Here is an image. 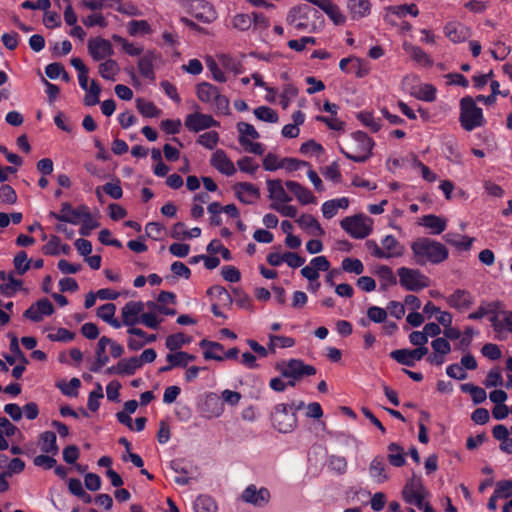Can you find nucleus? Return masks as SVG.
<instances>
[{
    "label": "nucleus",
    "mask_w": 512,
    "mask_h": 512,
    "mask_svg": "<svg viewBox=\"0 0 512 512\" xmlns=\"http://www.w3.org/2000/svg\"><path fill=\"white\" fill-rule=\"evenodd\" d=\"M22 286V281L16 279L12 274L8 275V280L0 284V293L4 296L11 297Z\"/></svg>",
    "instance_id": "79ce46f5"
},
{
    "label": "nucleus",
    "mask_w": 512,
    "mask_h": 512,
    "mask_svg": "<svg viewBox=\"0 0 512 512\" xmlns=\"http://www.w3.org/2000/svg\"><path fill=\"white\" fill-rule=\"evenodd\" d=\"M88 51L95 61L103 60L113 54L110 41L101 37L92 38L88 41Z\"/></svg>",
    "instance_id": "ddd939ff"
},
{
    "label": "nucleus",
    "mask_w": 512,
    "mask_h": 512,
    "mask_svg": "<svg viewBox=\"0 0 512 512\" xmlns=\"http://www.w3.org/2000/svg\"><path fill=\"white\" fill-rule=\"evenodd\" d=\"M56 434L52 431H45L40 434L41 451L46 454L55 456L59 452V447L56 443Z\"/></svg>",
    "instance_id": "7c9ffc66"
},
{
    "label": "nucleus",
    "mask_w": 512,
    "mask_h": 512,
    "mask_svg": "<svg viewBox=\"0 0 512 512\" xmlns=\"http://www.w3.org/2000/svg\"><path fill=\"white\" fill-rule=\"evenodd\" d=\"M367 316L375 323H382L387 317V311L377 306H371L367 310Z\"/></svg>",
    "instance_id": "338daca9"
},
{
    "label": "nucleus",
    "mask_w": 512,
    "mask_h": 512,
    "mask_svg": "<svg viewBox=\"0 0 512 512\" xmlns=\"http://www.w3.org/2000/svg\"><path fill=\"white\" fill-rule=\"evenodd\" d=\"M190 342V338L186 337L183 333H176L169 335L166 338V347L170 351H177L183 345L188 344Z\"/></svg>",
    "instance_id": "c03bdc74"
},
{
    "label": "nucleus",
    "mask_w": 512,
    "mask_h": 512,
    "mask_svg": "<svg viewBox=\"0 0 512 512\" xmlns=\"http://www.w3.org/2000/svg\"><path fill=\"white\" fill-rule=\"evenodd\" d=\"M498 497L508 498L512 495V480H502L497 483L494 492Z\"/></svg>",
    "instance_id": "774afa93"
},
{
    "label": "nucleus",
    "mask_w": 512,
    "mask_h": 512,
    "mask_svg": "<svg viewBox=\"0 0 512 512\" xmlns=\"http://www.w3.org/2000/svg\"><path fill=\"white\" fill-rule=\"evenodd\" d=\"M219 141V135L216 131H209L199 136L197 142L207 149H213Z\"/></svg>",
    "instance_id": "6e6d98bb"
},
{
    "label": "nucleus",
    "mask_w": 512,
    "mask_h": 512,
    "mask_svg": "<svg viewBox=\"0 0 512 512\" xmlns=\"http://www.w3.org/2000/svg\"><path fill=\"white\" fill-rule=\"evenodd\" d=\"M447 303L457 309L469 308L473 304V297L468 291L457 289L447 297Z\"/></svg>",
    "instance_id": "393cba45"
},
{
    "label": "nucleus",
    "mask_w": 512,
    "mask_h": 512,
    "mask_svg": "<svg viewBox=\"0 0 512 512\" xmlns=\"http://www.w3.org/2000/svg\"><path fill=\"white\" fill-rule=\"evenodd\" d=\"M254 115L257 119L270 123H276L279 119L277 112L268 106L257 107L254 109Z\"/></svg>",
    "instance_id": "37998d69"
},
{
    "label": "nucleus",
    "mask_w": 512,
    "mask_h": 512,
    "mask_svg": "<svg viewBox=\"0 0 512 512\" xmlns=\"http://www.w3.org/2000/svg\"><path fill=\"white\" fill-rule=\"evenodd\" d=\"M127 29L131 36L148 34L151 31L150 25L146 20H132L128 23Z\"/></svg>",
    "instance_id": "de8ad7c7"
},
{
    "label": "nucleus",
    "mask_w": 512,
    "mask_h": 512,
    "mask_svg": "<svg viewBox=\"0 0 512 512\" xmlns=\"http://www.w3.org/2000/svg\"><path fill=\"white\" fill-rule=\"evenodd\" d=\"M357 118L373 132H378L381 128L380 119H376L370 112H360L357 114Z\"/></svg>",
    "instance_id": "8fccbe9b"
},
{
    "label": "nucleus",
    "mask_w": 512,
    "mask_h": 512,
    "mask_svg": "<svg viewBox=\"0 0 512 512\" xmlns=\"http://www.w3.org/2000/svg\"><path fill=\"white\" fill-rule=\"evenodd\" d=\"M421 224L431 229L434 235L441 234L446 229V220L433 214L423 216Z\"/></svg>",
    "instance_id": "2f4dec72"
},
{
    "label": "nucleus",
    "mask_w": 512,
    "mask_h": 512,
    "mask_svg": "<svg viewBox=\"0 0 512 512\" xmlns=\"http://www.w3.org/2000/svg\"><path fill=\"white\" fill-rule=\"evenodd\" d=\"M210 164L226 176H232L236 173L234 163L227 157L223 150H217L212 154Z\"/></svg>",
    "instance_id": "a211bd4d"
},
{
    "label": "nucleus",
    "mask_w": 512,
    "mask_h": 512,
    "mask_svg": "<svg viewBox=\"0 0 512 512\" xmlns=\"http://www.w3.org/2000/svg\"><path fill=\"white\" fill-rule=\"evenodd\" d=\"M296 222L300 227L309 230L310 234L314 236H323L325 234L320 223L310 214H303L296 220Z\"/></svg>",
    "instance_id": "c85d7f7f"
},
{
    "label": "nucleus",
    "mask_w": 512,
    "mask_h": 512,
    "mask_svg": "<svg viewBox=\"0 0 512 512\" xmlns=\"http://www.w3.org/2000/svg\"><path fill=\"white\" fill-rule=\"evenodd\" d=\"M427 353V347H417L413 350L397 349L390 353V357L402 365L413 367L415 361L421 360Z\"/></svg>",
    "instance_id": "9b49d317"
},
{
    "label": "nucleus",
    "mask_w": 512,
    "mask_h": 512,
    "mask_svg": "<svg viewBox=\"0 0 512 512\" xmlns=\"http://www.w3.org/2000/svg\"><path fill=\"white\" fill-rule=\"evenodd\" d=\"M191 8L193 17L203 23H211L216 19L214 7L204 0H194Z\"/></svg>",
    "instance_id": "2eb2a0df"
},
{
    "label": "nucleus",
    "mask_w": 512,
    "mask_h": 512,
    "mask_svg": "<svg viewBox=\"0 0 512 512\" xmlns=\"http://www.w3.org/2000/svg\"><path fill=\"white\" fill-rule=\"evenodd\" d=\"M402 496L406 503L422 508L426 491L420 482L411 480L404 486Z\"/></svg>",
    "instance_id": "f8f14e48"
},
{
    "label": "nucleus",
    "mask_w": 512,
    "mask_h": 512,
    "mask_svg": "<svg viewBox=\"0 0 512 512\" xmlns=\"http://www.w3.org/2000/svg\"><path fill=\"white\" fill-rule=\"evenodd\" d=\"M270 208L280 213L282 216L295 218L297 216V208L292 205L273 202Z\"/></svg>",
    "instance_id": "bf43d9fd"
},
{
    "label": "nucleus",
    "mask_w": 512,
    "mask_h": 512,
    "mask_svg": "<svg viewBox=\"0 0 512 512\" xmlns=\"http://www.w3.org/2000/svg\"><path fill=\"white\" fill-rule=\"evenodd\" d=\"M81 382L78 378H72L69 383H58L57 387L61 390L64 395L75 397L78 394V388Z\"/></svg>",
    "instance_id": "5fc2aeb1"
},
{
    "label": "nucleus",
    "mask_w": 512,
    "mask_h": 512,
    "mask_svg": "<svg viewBox=\"0 0 512 512\" xmlns=\"http://www.w3.org/2000/svg\"><path fill=\"white\" fill-rule=\"evenodd\" d=\"M400 285L407 291H420L429 286L430 280L418 269L401 267L397 270Z\"/></svg>",
    "instance_id": "20e7f679"
},
{
    "label": "nucleus",
    "mask_w": 512,
    "mask_h": 512,
    "mask_svg": "<svg viewBox=\"0 0 512 512\" xmlns=\"http://www.w3.org/2000/svg\"><path fill=\"white\" fill-rule=\"evenodd\" d=\"M196 357L184 351H178L176 353H169L166 356V360L171 363V366L175 367H186L188 363L194 361Z\"/></svg>",
    "instance_id": "f704fd0d"
},
{
    "label": "nucleus",
    "mask_w": 512,
    "mask_h": 512,
    "mask_svg": "<svg viewBox=\"0 0 512 512\" xmlns=\"http://www.w3.org/2000/svg\"><path fill=\"white\" fill-rule=\"evenodd\" d=\"M195 512H217V504L213 498L208 495H200L194 503Z\"/></svg>",
    "instance_id": "e433bc0d"
},
{
    "label": "nucleus",
    "mask_w": 512,
    "mask_h": 512,
    "mask_svg": "<svg viewBox=\"0 0 512 512\" xmlns=\"http://www.w3.org/2000/svg\"><path fill=\"white\" fill-rule=\"evenodd\" d=\"M237 129L240 134L239 136V143L241 146L246 147L249 143L248 137L252 139H258L260 137L258 131L254 128L253 125L247 123V122H239L237 124Z\"/></svg>",
    "instance_id": "473e14b6"
},
{
    "label": "nucleus",
    "mask_w": 512,
    "mask_h": 512,
    "mask_svg": "<svg viewBox=\"0 0 512 512\" xmlns=\"http://www.w3.org/2000/svg\"><path fill=\"white\" fill-rule=\"evenodd\" d=\"M481 353L484 357H487L490 360H498L501 358V350L498 345L493 343H486L481 348Z\"/></svg>",
    "instance_id": "e2e57ef3"
},
{
    "label": "nucleus",
    "mask_w": 512,
    "mask_h": 512,
    "mask_svg": "<svg viewBox=\"0 0 512 512\" xmlns=\"http://www.w3.org/2000/svg\"><path fill=\"white\" fill-rule=\"evenodd\" d=\"M388 455L387 460L393 467H402L406 463L405 451L402 446L397 443H390L387 446Z\"/></svg>",
    "instance_id": "cd10ccee"
},
{
    "label": "nucleus",
    "mask_w": 512,
    "mask_h": 512,
    "mask_svg": "<svg viewBox=\"0 0 512 512\" xmlns=\"http://www.w3.org/2000/svg\"><path fill=\"white\" fill-rule=\"evenodd\" d=\"M201 411L207 418H216L222 415L224 405L215 393H209L205 396Z\"/></svg>",
    "instance_id": "6ab92c4d"
},
{
    "label": "nucleus",
    "mask_w": 512,
    "mask_h": 512,
    "mask_svg": "<svg viewBox=\"0 0 512 512\" xmlns=\"http://www.w3.org/2000/svg\"><path fill=\"white\" fill-rule=\"evenodd\" d=\"M136 107L145 117H157L160 114V110L152 102L140 98L136 100Z\"/></svg>",
    "instance_id": "a18cd8bd"
},
{
    "label": "nucleus",
    "mask_w": 512,
    "mask_h": 512,
    "mask_svg": "<svg viewBox=\"0 0 512 512\" xmlns=\"http://www.w3.org/2000/svg\"><path fill=\"white\" fill-rule=\"evenodd\" d=\"M113 40L117 43H119L123 50L131 55V56H137V55H140L142 53V49L141 48H138V47H135L133 45V43H130L128 42L126 39H124L123 37L119 36V35H113Z\"/></svg>",
    "instance_id": "052dcab7"
},
{
    "label": "nucleus",
    "mask_w": 512,
    "mask_h": 512,
    "mask_svg": "<svg viewBox=\"0 0 512 512\" xmlns=\"http://www.w3.org/2000/svg\"><path fill=\"white\" fill-rule=\"evenodd\" d=\"M185 127L194 133L199 131L219 126V122L216 121L211 115L195 112L187 115L185 118Z\"/></svg>",
    "instance_id": "9d476101"
},
{
    "label": "nucleus",
    "mask_w": 512,
    "mask_h": 512,
    "mask_svg": "<svg viewBox=\"0 0 512 512\" xmlns=\"http://www.w3.org/2000/svg\"><path fill=\"white\" fill-rule=\"evenodd\" d=\"M459 122L466 131H472L485 123L482 109L478 107L475 100L466 96L460 100Z\"/></svg>",
    "instance_id": "7ed1b4c3"
},
{
    "label": "nucleus",
    "mask_w": 512,
    "mask_h": 512,
    "mask_svg": "<svg viewBox=\"0 0 512 512\" xmlns=\"http://www.w3.org/2000/svg\"><path fill=\"white\" fill-rule=\"evenodd\" d=\"M353 140L357 143V154H350L342 150L343 154L354 162H365L370 156L374 146L373 140L362 131H357L352 134Z\"/></svg>",
    "instance_id": "6e6552de"
},
{
    "label": "nucleus",
    "mask_w": 512,
    "mask_h": 512,
    "mask_svg": "<svg viewBox=\"0 0 512 512\" xmlns=\"http://www.w3.org/2000/svg\"><path fill=\"white\" fill-rule=\"evenodd\" d=\"M416 264H440L448 259L449 251L444 244L428 237H420L411 244Z\"/></svg>",
    "instance_id": "f257e3e1"
},
{
    "label": "nucleus",
    "mask_w": 512,
    "mask_h": 512,
    "mask_svg": "<svg viewBox=\"0 0 512 512\" xmlns=\"http://www.w3.org/2000/svg\"><path fill=\"white\" fill-rule=\"evenodd\" d=\"M340 225L350 236L363 239L371 233V220L363 215L345 217Z\"/></svg>",
    "instance_id": "0eeeda50"
},
{
    "label": "nucleus",
    "mask_w": 512,
    "mask_h": 512,
    "mask_svg": "<svg viewBox=\"0 0 512 512\" xmlns=\"http://www.w3.org/2000/svg\"><path fill=\"white\" fill-rule=\"evenodd\" d=\"M201 348H205L206 350L203 352V356L206 360H216V361H223L224 357L221 356L218 352H222L224 350V347L222 344L218 342H212L206 339H203L199 343Z\"/></svg>",
    "instance_id": "c756f323"
},
{
    "label": "nucleus",
    "mask_w": 512,
    "mask_h": 512,
    "mask_svg": "<svg viewBox=\"0 0 512 512\" xmlns=\"http://www.w3.org/2000/svg\"><path fill=\"white\" fill-rule=\"evenodd\" d=\"M285 185L287 189H289L296 196L297 200L301 204L307 205L316 201V198L312 192L300 183L295 181H286Z\"/></svg>",
    "instance_id": "4be33fe9"
},
{
    "label": "nucleus",
    "mask_w": 512,
    "mask_h": 512,
    "mask_svg": "<svg viewBox=\"0 0 512 512\" xmlns=\"http://www.w3.org/2000/svg\"><path fill=\"white\" fill-rule=\"evenodd\" d=\"M271 421L279 432L289 433L294 430L297 425V417L295 412H289L286 404H278L274 407L271 414Z\"/></svg>",
    "instance_id": "39448f33"
},
{
    "label": "nucleus",
    "mask_w": 512,
    "mask_h": 512,
    "mask_svg": "<svg viewBox=\"0 0 512 512\" xmlns=\"http://www.w3.org/2000/svg\"><path fill=\"white\" fill-rule=\"evenodd\" d=\"M87 212L88 207L85 205H81L73 209L69 203L65 202L62 203L61 210L59 213L51 211L49 213V217L57 219L58 221H63L71 224H78L79 220H81Z\"/></svg>",
    "instance_id": "1a4fd4ad"
},
{
    "label": "nucleus",
    "mask_w": 512,
    "mask_h": 512,
    "mask_svg": "<svg viewBox=\"0 0 512 512\" xmlns=\"http://www.w3.org/2000/svg\"><path fill=\"white\" fill-rule=\"evenodd\" d=\"M88 93L84 97V104L86 106H93L99 103V95L101 93V87L95 80H92L90 87L86 90Z\"/></svg>",
    "instance_id": "49530a36"
},
{
    "label": "nucleus",
    "mask_w": 512,
    "mask_h": 512,
    "mask_svg": "<svg viewBox=\"0 0 512 512\" xmlns=\"http://www.w3.org/2000/svg\"><path fill=\"white\" fill-rule=\"evenodd\" d=\"M269 497L270 493L267 489L261 488L257 490L254 485L248 486L242 494V499L245 502L259 506L267 503Z\"/></svg>",
    "instance_id": "412c9836"
},
{
    "label": "nucleus",
    "mask_w": 512,
    "mask_h": 512,
    "mask_svg": "<svg viewBox=\"0 0 512 512\" xmlns=\"http://www.w3.org/2000/svg\"><path fill=\"white\" fill-rule=\"evenodd\" d=\"M444 34L453 43H461L471 36V31L460 22H449L444 27Z\"/></svg>",
    "instance_id": "f3484780"
},
{
    "label": "nucleus",
    "mask_w": 512,
    "mask_h": 512,
    "mask_svg": "<svg viewBox=\"0 0 512 512\" xmlns=\"http://www.w3.org/2000/svg\"><path fill=\"white\" fill-rule=\"evenodd\" d=\"M119 67L115 60L108 59L99 65L100 75L107 80H115V75L118 73Z\"/></svg>",
    "instance_id": "ea45409f"
},
{
    "label": "nucleus",
    "mask_w": 512,
    "mask_h": 512,
    "mask_svg": "<svg viewBox=\"0 0 512 512\" xmlns=\"http://www.w3.org/2000/svg\"><path fill=\"white\" fill-rule=\"evenodd\" d=\"M375 275L380 279L381 288L386 290L388 286L395 285L397 283L396 276L392 269L386 265H380L375 269Z\"/></svg>",
    "instance_id": "72a5a7b5"
},
{
    "label": "nucleus",
    "mask_w": 512,
    "mask_h": 512,
    "mask_svg": "<svg viewBox=\"0 0 512 512\" xmlns=\"http://www.w3.org/2000/svg\"><path fill=\"white\" fill-rule=\"evenodd\" d=\"M369 475L374 482L381 484L389 480L388 466L383 456H376L369 464Z\"/></svg>",
    "instance_id": "dca6fc26"
},
{
    "label": "nucleus",
    "mask_w": 512,
    "mask_h": 512,
    "mask_svg": "<svg viewBox=\"0 0 512 512\" xmlns=\"http://www.w3.org/2000/svg\"><path fill=\"white\" fill-rule=\"evenodd\" d=\"M207 251L211 254L220 253L222 258L226 261H230L232 259L231 252L229 249L224 247L220 240L214 239L212 240L208 246Z\"/></svg>",
    "instance_id": "603ef678"
},
{
    "label": "nucleus",
    "mask_w": 512,
    "mask_h": 512,
    "mask_svg": "<svg viewBox=\"0 0 512 512\" xmlns=\"http://www.w3.org/2000/svg\"><path fill=\"white\" fill-rule=\"evenodd\" d=\"M263 167L265 170L269 171H274L279 168H283V159L279 161L277 155L273 153H268L263 159Z\"/></svg>",
    "instance_id": "69168bd1"
},
{
    "label": "nucleus",
    "mask_w": 512,
    "mask_h": 512,
    "mask_svg": "<svg viewBox=\"0 0 512 512\" xmlns=\"http://www.w3.org/2000/svg\"><path fill=\"white\" fill-rule=\"evenodd\" d=\"M342 268L346 272L355 273L357 275H360L364 270L362 262L359 259L353 258H345L342 261Z\"/></svg>",
    "instance_id": "4d7b16f0"
},
{
    "label": "nucleus",
    "mask_w": 512,
    "mask_h": 512,
    "mask_svg": "<svg viewBox=\"0 0 512 512\" xmlns=\"http://www.w3.org/2000/svg\"><path fill=\"white\" fill-rule=\"evenodd\" d=\"M145 304L141 301H129L122 308V321L126 326H133L140 322V316Z\"/></svg>",
    "instance_id": "4468645a"
},
{
    "label": "nucleus",
    "mask_w": 512,
    "mask_h": 512,
    "mask_svg": "<svg viewBox=\"0 0 512 512\" xmlns=\"http://www.w3.org/2000/svg\"><path fill=\"white\" fill-rule=\"evenodd\" d=\"M268 337H269L268 350H270L273 353L275 352V349L277 346H280L282 348H290V347L294 346V344H295L294 339L291 337L277 336V335H273V334H269Z\"/></svg>",
    "instance_id": "a19ab883"
},
{
    "label": "nucleus",
    "mask_w": 512,
    "mask_h": 512,
    "mask_svg": "<svg viewBox=\"0 0 512 512\" xmlns=\"http://www.w3.org/2000/svg\"><path fill=\"white\" fill-rule=\"evenodd\" d=\"M267 189L269 192V198L274 202L278 203H287L292 200V198L287 194L285 189L283 188L281 180H268L267 181Z\"/></svg>",
    "instance_id": "b1692460"
},
{
    "label": "nucleus",
    "mask_w": 512,
    "mask_h": 512,
    "mask_svg": "<svg viewBox=\"0 0 512 512\" xmlns=\"http://www.w3.org/2000/svg\"><path fill=\"white\" fill-rule=\"evenodd\" d=\"M82 220V227L80 228V234L82 236H88L91 232V230L99 227L100 223L95 221L91 215V213L88 211L83 216Z\"/></svg>",
    "instance_id": "13d9d810"
},
{
    "label": "nucleus",
    "mask_w": 512,
    "mask_h": 512,
    "mask_svg": "<svg viewBox=\"0 0 512 512\" xmlns=\"http://www.w3.org/2000/svg\"><path fill=\"white\" fill-rule=\"evenodd\" d=\"M237 198L245 204H253L259 197V189L248 182L238 183L234 186Z\"/></svg>",
    "instance_id": "aec40b11"
},
{
    "label": "nucleus",
    "mask_w": 512,
    "mask_h": 512,
    "mask_svg": "<svg viewBox=\"0 0 512 512\" xmlns=\"http://www.w3.org/2000/svg\"><path fill=\"white\" fill-rule=\"evenodd\" d=\"M461 390L465 393H469L475 404H480L486 400V391L471 383L461 385Z\"/></svg>",
    "instance_id": "4c0bfd02"
},
{
    "label": "nucleus",
    "mask_w": 512,
    "mask_h": 512,
    "mask_svg": "<svg viewBox=\"0 0 512 512\" xmlns=\"http://www.w3.org/2000/svg\"><path fill=\"white\" fill-rule=\"evenodd\" d=\"M329 467L338 474H344L347 469V461L342 456L333 455L330 457Z\"/></svg>",
    "instance_id": "0e129e2a"
},
{
    "label": "nucleus",
    "mask_w": 512,
    "mask_h": 512,
    "mask_svg": "<svg viewBox=\"0 0 512 512\" xmlns=\"http://www.w3.org/2000/svg\"><path fill=\"white\" fill-rule=\"evenodd\" d=\"M431 347L434 352L442 355H447L451 352V345L446 338L438 337L431 342Z\"/></svg>",
    "instance_id": "680f3d73"
},
{
    "label": "nucleus",
    "mask_w": 512,
    "mask_h": 512,
    "mask_svg": "<svg viewBox=\"0 0 512 512\" xmlns=\"http://www.w3.org/2000/svg\"><path fill=\"white\" fill-rule=\"evenodd\" d=\"M196 94L201 102L213 105L215 113L230 114V101L220 93L218 87L208 82H202L196 86Z\"/></svg>",
    "instance_id": "f03ea898"
},
{
    "label": "nucleus",
    "mask_w": 512,
    "mask_h": 512,
    "mask_svg": "<svg viewBox=\"0 0 512 512\" xmlns=\"http://www.w3.org/2000/svg\"><path fill=\"white\" fill-rule=\"evenodd\" d=\"M277 369L285 378L298 380L304 376H312L316 374V368L312 365L305 364L300 359H290L277 364Z\"/></svg>",
    "instance_id": "423d86ee"
},
{
    "label": "nucleus",
    "mask_w": 512,
    "mask_h": 512,
    "mask_svg": "<svg viewBox=\"0 0 512 512\" xmlns=\"http://www.w3.org/2000/svg\"><path fill=\"white\" fill-rule=\"evenodd\" d=\"M382 249L386 254L385 259L402 256L404 252V247L392 235H387L382 240Z\"/></svg>",
    "instance_id": "bb28decb"
},
{
    "label": "nucleus",
    "mask_w": 512,
    "mask_h": 512,
    "mask_svg": "<svg viewBox=\"0 0 512 512\" xmlns=\"http://www.w3.org/2000/svg\"><path fill=\"white\" fill-rule=\"evenodd\" d=\"M121 373L126 375H133L137 369L141 367L137 357H131L128 359H122L119 361Z\"/></svg>",
    "instance_id": "864d4df0"
},
{
    "label": "nucleus",
    "mask_w": 512,
    "mask_h": 512,
    "mask_svg": "<svg viewBox=\"0 0 512 512\" xmlns=\"http://www.w3.org/2000/svg\"><path fill=\"white\" fill-rule=\"evenodd\" d=\"M446 243L456 247L459 250L468 251L471 249L472 244L474 242L473 237H469L467 235H461L457 233H446L443 236Z\"/></svg>",
    "instance_id": "a878e982"
},
{
    "label": "nucleus",
    "mask_w": 512,
    "mask_h": 512,
    "mask_svg": "<svg viewBox=\"0 0 512 512\" xmlns=\"http://www.w3.org/2000/svg\"><path fill=\"white\" fill-rule=\"evenodd\" d=\"M13 264L17 273L23 275L30 269L31 260L28 259L25 251H20L14 257Z\"/></svg>",
    "instance_id": "09e8293b"
},
{
    "label": "nucleus",
    "mask_w": 512,
    "mask_h": 512,
    "mask_svg": "<svg viewBox=\"0 0 512 512\" xmlns=\"http://www.w3.org/2000/svg\"><path fill=\"white\" fill-rule=\"evenodd\" d=\"M232 26L239 31H247L252 26L251 14H236L232 18Z\"/></svg>",
    "instance_id": "3c124183"
},
{
    "label": "nucleus",
    "mask_w": 512,
    "mask_h": 512,
    "mask_svg": "<svg viewBox=\"0 0 512 512\" xmlns=\"http://www.w3.org/2000/svg\"><path fill=\"white\" fill-rule=\"evenodd\" d=\"M154 53L148 52L138 62L139 72L147 79H154L153 60Z\"/></svg>",
    "instance_id": "c9c22d12"
},
{
    "label": "nucleus",
    "mask_w": 512,
    "mask_h": 512,
    "mask_svg": "<svg viewBox=\"0 0 512 512\" xmlns=\"http://www.w3.org/2000/svg\"><path fill=\"white\" fill-rule=\"evenodd\" d=\"M347 8L352 20H360L370 14L371 4L369 0H349Z\"/></svg>",
    "instance_id": "5701e85b"
},
{
    "label": "nucleus",
    "mask_w": 512,
    "mask_h": 512,
    "mask_svg": "<svg viewBox=\"0 0 512 512\" xmlns=\"http://www.w3.org/2000/svg\"><path fill=\"white\" fill-rule=\"evenodd\" d=\"M403 49L416 62L421 63V64H429L430 63L428 55L420 47H417L410 43L405 42L403 44Z\"/></svg>",
    "instance_id": "58836bf2"
}]
</instances>
